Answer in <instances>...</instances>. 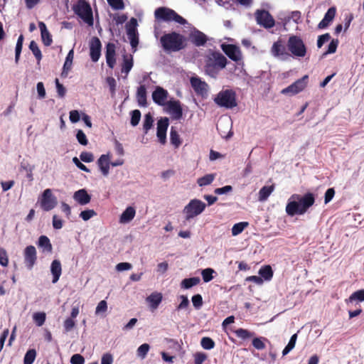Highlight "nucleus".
I'll list each match as a JSON object with an SVG mask.
<instances>
[{
  "label": "nucleus",
  "instance_id": "nucleus-1",
  "mask_svg": "<svg viewBox=\"0 0 364 364\" xmlns=\"http://www.w3.org/2000/svg\"><path fill=\"white\" fill-rule=\"evenodd\" d=\"M316 196V193L310 191L303 194L291 195L286 203V214L291 218L304 215L315 204Z\"/></svg>",
  "mask_w": 364,
  "mask_h": 364
},
{
  "label": "nucleus",
  "instance_id": "nucleus-2",
  "mask_svg": "<svg viewBox=\"0 0 364 364\" xmlns=\"http://www.w3.org/2000/svg\"><path fill=\"white\" fill-rule=\"evenodd\" d=\"M160 43L163 49L168 53L179 51L186 47L184 36L174 31L163 35Z\"/></svg>",
  "mask_w": 364,
  "mask_h": 364
},
{
  "label": "nucleus",
  "instance_id": "nucleus-3",
  "mask_svg": "<svg viewBox=\"0 0 364 364\" xmlns=\"http://www.w3.org/2000/svg\"><path fill=\"white\" fill-rule=\"evenodd\" d=\"M227 60L220 52L210 51L207 55L205 72L210 76L215 77L218 70L224 68Z\"/></svg>",
  "mask_w": 364,
  "mask_h": 364
},
{
  "label": "nucleus",
  "instance_id": "nucleus-4",
  "mask_svg": "<svg viewBox=\"0 0 364 364\" xmlns=\"http://www.w3.org/2000/svg\"><path fill=\"white\" fill-rule=\"evenodd\" d=\"M288 50L294 58H300L306 56L307 47L301 36L291 34L287 43Z\"/></svg>",
  "mask_w": 364,
  "mask_h": 364
},
{
  "label": "nucleus",
  "instance_id": "nucleus-5",
  "mask_svg": "<svg viewBox=\"0 0 364 364\" xmlns=\"http://www.w3.org/2000/svg\"><path fill=\"white\" fill-rule=\"evenodd\" d=\"M73 10L87 24L90 26L93 25L92 11L87 1L85 0H77L76 4L73 6Z\"/></svg>",
  "mask_w": 364,
  "mask_h": 364
},
{
  "label": "nucleus",
  "instance_id": "nucleus-6",
  "mask_svg": "<svg viewBox=\"0 0 364 364\" xmlns=\"http://www.w3.org/2000/svg\"><path fill=\"white\" fill-rule=\"evenodd\" d=\"M154 15L156 18L161 19L164 21H174L175 22L180 23L181 25H184L186 23V20L185 18L178 15L173 9L168 8L159 7L157 9H156Z\"/></svg>",
  "mask_w": 364,
  "mask_h": 364
},
{
  "label": "nucleus",
  "instance_id": "nucleus-7",
  "mask_svg": "<svg viewBox=\"0 0 364 364\" xmlns=\"http://www.w3.org/2000/svg\"><path fill=\"white\" fill-rule=\"evenodd\" d=\"M257 23L265 29H270L276 26V21L268 10L264 9H257L255 12Z\"/></svg>",
  "mask_w": 364,
  "mask_h": 364
},
{
  "label": "nucleus",
  "instance_id": "nucleus-8",
  "mask_svg": "<svg viewBox=\"0 0 364 364\" xmlns=\"http://www.w3.org/2000/svg\"><path fill=\"white\" fill-rule=\"evenodd\" d=\"M205 207V203L200 200H191L183 209L186 220H190L191 219L198 216L204 211Z\"/></svg>",
  "mask_w": 364,
  "mask_h": 364
},
{
  "label": "nucleus",
  "instance_id": "nucleus-9",
  "mask_svg": "<svg viewBox=\"0 0 364 364\" xmlns=\"http://www.w3.org/2000/svg\"><path fill=\"white\" fill-rule=\"evenodd\" d=\"M308 82L309 75H304L287 87L282 89L280 93L284 95L294 96L304 91L307 87Z\"/></svg>",
  "mask_w": 364,
  "mask_h": 364
},
{
  "label": "nucleus",
  "instance_id": "nucleus-10",
  "mask_svg": "<svg viewBox=\"0 0 364 364\" xmlns=\"http://www.w3.org/2000/svg\"><path fill=\"white\" fill-rule=\"evenodd\" d=\"M244 66V62L238 63L229 62V74H233L237 77L242 79L247 85L252 86L251 80H254V78L247 73Z\"/></svg>",
  "mask_w": 364,
  "mask_h": 364
},
{
  "label": "nucleus",
  "instance_id": "nucleus-11",
  "mask_svg": "<svg viewBox=\"0 0 364 364\" xmlns=\"http://www.w3.org/2000/svg\"><path fill=\"white\" fill-rule=\"evenodd\" d=\"M39 203L44 211H50L56 206L57 200L55 196H53L51 189L47 188L43 192L39 198Z\"/></svg>",
  "mask_w": 364,
  "mask_h": 364
},
{
  "label": "nucleus",
  "instance_id": "nucleus-12",
  "mask_svg": "<svg viewBox=\"0 0 364 364\" xmlns=\"http://www.w3.org/2000/svg\"><path fill=\"white\" fill-rule=\"evenodd\" d=\"M24 263L28 269H32L37 261L36 249L33 245L27 246L23 251Z\"/></svg>",
  "mask_w": 364,
  "mask_h": 364
},
{
  "label": "nucleus",
  "instance_id": "nucleus-13",
  "mask_svg": "<svg viewBox=\"0 0 364 364\" xmlns=\"http://www.w3.org/2000/svg\"><path fill=\"white\" fill-rule=\"evenodd\" d=\"M336 11V7L335 6L329 7L324 14L321 21L318 23L317 26L318 29L323 30L328 28L335 18Z\"/></svg>",
  "mask_w": 364,
  "mask_h": 364
},
{
  "label": "nucleus",
  "instance_id": "nucleus-14",
  "mask_svg": "<svg viewBox=\"0 0 364 364\" xmlns=\"http://www.w3.org/2000/svg\"><path fill=\"white\" fill-rule=\"evenodd\" d=\"M102 44L97 37H92L90 41V55L93 62L98 61L101 55Z\"/></svg>",
  "mask_w": 364,
  "mask_h": 364
},
{
  "label": "nucleus",
  "instance_id": "nucleus-15",
  "mask_svg": "<svg viewBox=\"0 0 364 364\" xmlns=\"http://www.w3.org/2000/svg\"><path fill=\"white\" fill-rule=\"evenodd\" d=\"M168 124V119L167 117L161 118L157 122L156 135L159 142L162 144L166 142V132Z\"/></svg>",
  "mask_w": 364,
  "mask_h": 364
},
{
  "label": "nucleus",
  "instance_id": "nucleus-16",
  "mask_svg": "<svg viewBox=\"0 0 364 364\" xmlns=\"http://www.w3.org/2000/svg\"><path fill=\"white\" fill-rule=\"evenodd\" d=\"M234 39L229 37V43H232ZM229 59L235 63L243 62L240 48L237 44L229 43Z\"/></svg>",
  "mask_w": 364,
  "mask_h": 364
},
{
  "label": "nucleus",
  "instance_id": "nucleus-17",
  "mask_svg": "<svg viewBox=\"0 0 364 364\" xmlns=\"http://www.w3.org/2000/svg\"><path fill=\"white\" fill-rule=\"evenodd\" d=\"M167 110L174 119H180L183 116V109L178 100L168 102Z\"/></svg>",
  "mask_w": 364,
  "mask_h": 364
},
{
  "label": "nucleus",
  "instance_id": "nucleus-18",
  "mask_svg": "<svg viewBox=\"0 0 364 364\" xmlns=\"http://www.w3.org/2000/svg\"><path fill=\"white\" fill-rule=\"evenodd\" d=\"M116 51L115 45L112 43H108L106 46V62L109 68H113L116 64Z\"/></svg>",
  "mask_w": 364,
  "mask_h": 364
},
{
  "label": "nucleus",
  "instance_id": "nucleus-19",
  "mask_svg": "<svg viewBox=\"0 0 364 364\" xmlns=\"http://www.w3.org/2000/svg\"><path fill=\"white\" fill-rule=\"evenodd\" d=\"M258 276L261 278L262 282L264 284L266 282H270L274 276V270L271 265L269 264H264L262 265L258 270Z\"/></svg>",
  "mask_w": 364,
  "mask_h": 364
},
{
  "label": "nucleus",
  "instance_id": "nucleus-20",
  "mask_svg": "<svg viewBox=\"0 0 364 364\" xmlns=\"http://www.w3.org/2000/svg\"><path fill=\"white\" fill-rule=\"evenodd\" d=\"M168 97V92L161 87H156L152 93L154 102L159 105H164Z\"/></svg>",
  "mask_w": 364,
  "mask_h": 364
},
{
  "label": "nucleus",
  "instance_id": "nucleus-21",
  "mask_svg": "<svg viewBox=\"0 0 364 364\" xmlns=\"http://www.w3.org/2000/svg\"><path fill=\"white\" fill-rule=\"evenodd\" d=\"M191 84L197 94L203 95L207 92V83L202 81L199 77H192L191 78Z\"/></svg>",
  "mask_w": 364,
  "mask_h": 364
},
{
  "label": "nucleus",
  "instance_id": "nucleus-22",
  "mask_svg": "<svg viewBox=\"0 0 364 364\" xmlns=\"http://www.w3.org/2000/svg\"><path fill=\"white\" fill-rule=\"evenodd\" d=\"M73 198L80 205H84L89 203L91 200V196L85 189H80L74 193Z\"/></svg>",
  "mask_w": 364,
  "mask_h": 364
},
{
  "label": "nucleus",
  "instance_id": "nucleus-23",
  "mask_svg": "<svg viewBox=\"0 0 364 364\" xmlns=\"http://www.w3.org/2000/svg\"><path fill=\"white\" fill-rule=\"evenodd\" d=\"M38 27L41 31L42 42L46 46H49L53 43L52 36L47 29L46 25L43 21L38 22Z\"/></svg>",
  "mask_w": 364,
  "mask_h": 364
},
{
  "label": "nucleus",
  "instance_id": "nucleus-24",
  "mask_svg": "<svg viewBox=\"0 0 364 364\" xmlns=\"http://www.w3.org/2000/svg\"><path fill=\"white\" fill-rule=\"evenodd\" d=\"M190 39L196 46H203L207 42L206 36L198 30H196L190 34Z\"/></svg>",
  "mask_w": 364,
  "mask_h": 364
},
{
  "label": "nucleus",
  "instance_id": "nucleus-25",
  "mask_svg": "<svg viewBox=\"0 0 364 364\" xmlns=\"http://www.w3.org/2000/svg\"><path fill=\"white\" fill-rule=\"evenodd\" d=\"M229 331L235 333L237 337L241 338L242 341L249 340L252 338L255 334V332L242 328H235L229 327Z\"/></svg>",
  "mask_w": 364,
  "mask_h": 364
},
{
  "label": "nucleus",
  "instance_id": "nucleus-26",
  "mask_svg": "<svg viewBox=\"0 0 364 364\" xmlns=\"http://www.w3.org/2000/svg\"><path fill=\"white\" fill-rule=\"evenodd\" d=\"M109 160V154H102L97 160L98 166L105 176H107L109 174L110 165Z\"/></svg>",
  "mask_w": 364,
  "mask_h": 364
},
{
  "label": "nucleus",
  "instance_id": "nucleus-27",
  "mask_svg": "<svg viewBox=\"0 0 364 364\" xmlns=\"http://www.w3.org/2000/svg\"><path fill=\"white\" fill-rule=\"evenodd\" d=\"M50 272L53 275L52 282L55 284L62 274L61 263L58 259H54L50 264Z\"/></svg>",
  "mask_w": 364,
  "mask_h": 364
},
{
  "label": "nucleus",
  "instance_id": "nucleus-28",
  "mask_svg": "<svg viewBox=\"0 0 364 364\" xmlns=\"http://www.w3.org/2000/svg\"><path fill=\"white\" fill-rule=\"evenodd\" d=\"M146 88L145 85H140L137 88L136 98L139 106L145 107L147 106V100H146Z\"/></svg>",
  "mask_w": 364,
  "mask_h": 364
},
{
  "label": "nucleus",
  "instance_id": "nucleus-29",
  "mask_svg": "<svg viewBox=\"0 0 364 364\" xmlns=\"http://www.w3.org/2000/svg\"><path fill=\"white\" fill-rule=\"evenodd\" d=\"M274 185H265L262 186L258 193V200L260 202H264L268 199L269 196L274 190Z\"/></svg>",
  "mask_w": 364,
  "mask_h": 364
},
{
  "label": "nucleus",
  "instance_id": "nucleus-30",
  "mask_svg": "<svg viewBox=\"0 0 364 364\" xmlns=\"http://www.w3.org/2000/svg\"><path fill=\"white\" fill-rule=\"evenodd\" d=\"M163 296L161 293L154 292L146 298V301L149 304L151 309H156L161 302Z\"/></svg>",
  "mask_w": 364,
  "mask_h": 364
},
{
  "label": "nucleus",
  "instance_id": "nucleus-31",
  "mask_svg": "<svg viewBox=\"0 0 364 364\" xmlns=\"http://www.w3.org/2000/svg\"><path fill=\"white\" fill-rule=\"evenodd\" d=\"M37 245L39 248L43 250V252H46L48 253L52 252V244L50 243V239L46 235H41L39 237Z\"/></svg>",
  "mask_w": 364,
  "mask_h": 364
},
{
  "label": "nucleus",
  "instance_id": "nucleus-32",
  "mask_svg": "<svg viewBox=\"0 0 364 364\" xmlns=\"http://www.w3.org/2000/svg\"><path fill=\"white\" fill-rule=\"evenodd\" d=\"M271 52L274 57L289 56L286 52L285 47L279 41L274 42L272 46Z\"/></svg>",
  "mask_w": 364,
  "mask_h": 364
},
{
  "label": "nucleus",
  "instance_id": "nucleus-33",
  "mask_svg": "<svg viewBox=\"0 0 364 364\" xmlns=\"http://www.w3.org/2000/svg\"><path fill=\"white\" fill-rule=\"evenodd\" d=\"M136 26L137 21L134 18H132L129 23L126 25L127 34L129 40L138 37Z\"/></svg>",
  "mask_w": 364,
  "mask_h": 364
},
{
  "label": "nucleus",
  "instance_id": "nucleus-34",
  "mask_svg": "<svg viewBox=\"0 0 364 364\" xmlns=\"http://www.w3.org/2000/svg\"><path fill=\"white\" fill-rule=\"evenodd\" d=\"M136 211L135 209L132 207H127L125 210L122 213L119 222L121 223H127L130 222L135 216Z\"/></svg>",
  "mask_w": 364,
  "mask_h": 364
},
{
  "label": "nucleus",
  "instance_id": "nucleus-35",
  "mask_svg": "<svg viewBox=\"0 0 364 364\" xmlns=\"http://www.w3.org/2000/svg\"><path fill=\"white\" fill-rule=\"evenodd\" d=\"M363 302L364 301V289H360L353 292L350 296L346 299V302Z\"/></svg>",
  "mask_w": 364,
  "mask_h": 364
},
{
  "label": "nucleus",
  "instance_id": "nucleus-36",
  "mask_svg": "<svg viewBox=\"0 0 364 364\" xmlns=\"http://www.w3.org/2000/svg\"><path fill=\"white\" fill-rule=\"evenodd\" d=\"M249 223L247 221H241L233 225L231 228L232 235L237 236L242 233L244 230L249 226Z\"/></svg>",
  "mask_w": 364,
  "mask_h": 364
},
{
  "label": "nucleus",
  "instance_id": "nucleus-37",
  "mask_svg": "<svg viewBox=\"0 0 364 364\" xmlns=\"http://www.w3.org/2000/svg\"><path fill=\"white\" fill-rule=\"evenodd\" d=\"M200 282V279L198 277L187 278L182 280L181 286V288L188 289L198 284Z\"/></svg>",
  "mask_w": 364,
  "mask_h": 364
},
{
  "label": "nucleus",
  "instance_id": "nucleus-38",
  "mask_svg": "<svg viewBox=\"0 0 364 364\" xmlns=\"http://www.w3.org/2000/svg\"><path fill=\"white\" fill-rule=\"evenodd\" d=\"M170 141L171 144H173L175 146V148H178L181 144L180 136L176 129L173 127H171V128Z\"/></svg>",
  "mask_w": 364,
  "mask_h": 364
},
{
  "label": "nucleus",
  "instance_id": "nucleus-39",
  "mask_svg": "<svg viewBox=\"0 0 364 364\" xmlns=\"http://www.w3.org/2000/svg\"><path fill=\"white\" fill-rule=\"evenodd\" d=\"M215 102L221 107H228V90L220 92L215 98Z\"/></svg>",
  "mask_w": 364,
  "mask_h": 364
},
{
  "label": "nucleus",
  "instance_id": "nucleus-40",
  "mask_svg": "<svg viewBox=\"0 0 364 364\" xmlns=\"http://www.w3.org/2000/svg\"><path fill=\"white\" fill-rule=\"evenodd\" d=\"M133 67V59L132 57L130 56L128 58L127 55H124L123 58V64L122 67V73L125 74H128L131 69Z\"/></svg>",
  "mask_w": 364,
  "mask_h": 364
},
{
  "label": "nucleus",
  "instance_id": "nucleus-41",
  "mask_svg": "<svg viewBox=\"0 0 364 364\" xmlns=\"http://www.w3.org/2000/svg\"><path fill=\"white\" fill-rule=\"evenodd\" d=\"M265 341H268V339L264 337H255L252 340V345L257 350H262L265 348Z\"/></svg>",
  "mask_w": 364,
  "mask_h": 364
},
{
  "label": "nucleus",
  "instance_id": "nucleus-42",
  "mask_svg": "<svg viewBox=\"0 0 364 364\" xmlns=\"http://www.w3.org/2000/svg\"><path fill=\"white\" fill-rule=\"evenodd\" d=\"M46 319V314L45 312H36L33 314V320L36 326H42Z\"/></svg>",
  "mask_w": 364,
  "mask_h": 364
},
{
  "label": "nucleus",
  "instance_id": "nucleus-43",
  "mask_svg": "<svg viewBox=\"0 0 364 364\" xmlns=\"http://www.w3.org/2000/svg\"><path fill=\"white\" fill-rule=\"evenodd\" d=\"M215 178V174L210 173L198 178L197 183L199 186H205L210 184Z\"/></svg>",
  "mask_w": 364,
  "mask_h": 364
},
{
  "label": "nucleus",
  "instance_id": "nucleus-44",
  "mask_svg": "<svg viewBox=\"0 0 364 364\" xmlns=\"http://www.w3.org/2000/svg\"><path fill=\"white\" fill-rule=\"evenodd\" d=\"M29 48L32 51L33 54L36 57L38 63L42 59V53L38 48V44L35 41H31L29 45Z\"/></svg>",
  "mask_w": 364,
  "mask_h": 364
},
{
  "label": "nucleus",
  "instance_id": "nucleus-45",
  "mask_svg": "<svg viewBox=\"0 0 364 364\" xmlns=\"http://www.w3.org/2000/svg\"><path fill=\"white\" fill-rule=\"evenodd\" d=\"M36 354L35 349H29L25 354L23 364H33L36 359Z\"/></svg>",
  "mask_w": 364,
  "mask_h": 364
},
{
  "label": "nucleus",
  "instance_id": "nucleus-46",
  "mask_svg": "<svg viewBox=\"0 0 364 364\" xmlns=\"http://www.w3.org/2000/svg\"><path fill=\"white\" fill-rule=\"evenodd\" d=\"M154 119L150 113L146 114L144 116V120L143 123L144 132L146 134L148 131L152 127Z\"/></svg>",
  "mask_w": 364,
  "mask_h": 364
},
{
  "label": "nucleus",
  "instance_id": "nucleus-47",
  "mask_svg": "<svg viewBox=\"0 0 364 364\" xmlns=\"http://www.w3.org/2000/svg\"><path fill=\"white\" fill-rule=\"evenodd\" d=\"M74 58V51L73 49H71L65 58V61L63 65V71H69L72 68L73 60Z\"/></svg>",
  "mask_w": 364,
  "mask_h": 364
},
{
  "label": "nucleus",
  "instance_id": "nucleus-48",
  "mask_svg": "<svg viewBox=\"0 0 364 364\" xmlns=\"http://www.w3.org/2000/svg\"><path fill=\"white\" fill-rule=\"evenodd\" d=\"M331 38V36L329 33H326L321 35H319L317 38L316 46L318 48H322V46L328 42Z\"/></svg>",
  "mask_w": 364,
  "mask_h": 364
},
{
  "label": "nucleus",
  "instance_id": "nucleus-49",
  "mask_svg": "<svg viewBox=\"0 0 364 364\" xmlns=\"http://www.w3.org/2000/svg\"><path fill=\"white\" fill-rule=\"evenodd\" d=\"M201 346L205 350L213 349L215 346V342L209 337H203L200 341Z\"/></svg>",
  "mask_w": 364,
  "mask_h": 364
},
{
  "label": "nucleus",
  "instance_id": "nucleus-50",
  "mask_svg": "<svg viewBox=\"0 0 364 364\" xmlns=\"http://www.w3.org/2000/svg\"><path fill=\"white\" fill-rule=\"evenodd\" d=\"M150 349V346L148 343H144L141 345L136 350L137 355L141 358V359H144L147 355V353Z\"/></svg>",
  "mask_w": 364,
  "mask_h": 364
},
{
  "label": "nucleus",
  "instance_id": "nucleus-51",
  "mask_svg": "<svg viewBox=\"0 0 364 364\" xmlns=\"http://www.w3.org/2000/svg\"><path fill=\"white\" fill-rule=\"evenodd\" d=\"M247 282L254 283L255 284L259 287H262L264 284L258 274L247 277L244 280V285H245Z\"/></svg>",
  "mask_w": 364,
  "mask_h": 364
},
{
  "label": "nucleus",
  "instance_id": "nucleus-52",
  "mask_svg": "<svg viewBox=\"0 0 364 364\" xmlns=\"http://www.w3.org/2000/svg\"><path fill=\"white\" fill-rule=\"evenodd\" d=\"M329 41L330 42L328 44L326 50L330 54H333L337 50V48H338V44H339V41L337 38H333V39L331 38V40Z\"/></svg>",
  "mask_w": 364,
  "mask_h": 364
},
{
  "label": "nucleus",
  "instance_id": "nucleus-53",
  "mask_svg": "<svg viewBox=\"0 0 364 364\" xmlns=\"http://www.w3.org/2000/svg\"><path fill=\"white\" fill-rule=\"evenodd\" d=\"M237 105V95L232 89H229V109Z\"/></svg>",
  "mask_w": 364,
  "mask_h": 364
},
{
  "label": "nucleus",
  "instance_id": "nucleus-54",
  "mask_svg": "<svg viewBox=\"0 0 364 364\" xmlns=\"http://www.w3.org/2000/svg\"><path fill=\"white\" fill-rule=\"evenodd\" d=\"M141 119V112L139 109H134L131 112L130 123L133 127H136Z\"/></svg>",
  "mask_w": 364,
  "mask_h": 364
},
{
  "label": "nucleus",
  "instance_id": "nucleus-55",
  "mask_svg": "<svg viewBox=\"0 0 364 364\" xmlns=\"http://www.w3.org/2000/svg\"><path fill=\"white\" fill-rule=\"evenodd\" d=\"M214 273V270L211 268H206L203 269L201 272L203 280L205 282H208L211 281L213 278V274Z\"/></svg>",
  "mask_w": 364,
  "mask_h": 364
},
{
  "label": "nucleus",
  "instance_id": "nucleus-56",
  "mask_svg": "<svg viewBox=\"0 0 364 364\" xmlns=\"http://www.w3.org/2000/svg\"><path fill=\"white\" fill-rule=\"evenodd\" d=\"M336 191L334 188H328L324 193V204L329 203L333 198Z\"/></svg>",
  "mask_w": 364,
  "mask_h": 364
},
{
  "label": "nucleus",
  "instance_id": "nucleus-57",
  "mask_svg": "<svg viewBox=\"0 0 364 364\" xmlns=\"http://www.w3.org/2000/svg\"><path fill=\"white\" fill-rule=\"evenodd\" d=\"M109 5L115 10H122L124 8L123 0H107Z\"/></svg>",
  "mask_w": 364,
  "mask_h": 364
},
{
  "label": "nucleus",
  "instance_id": "nucleus-58",
  "mask_svg": "<svg viewBox=\"0 0 364 364\" xmlns=\"http://www.w3.org/2000/svg\"><path fill=\"white\" fill-rule=\"evenodd\" d=\"M76 138L77 139V141L83 146H86L88 144L87 136L83 132V131L81 129L77 130L76 134Z\"/></svg>",
  "mask_w": 364,
  "mask_h": 364
},
{
  "label": "nucleus",
  "instance_id": "nucleus-59",
  "mask_svg": "<svg viewBox=\"0 0 364 364\" xmlns=\"http://www.w3.org/2000/svg\"><path fill=\"white\" fill-rule=\"evenodd\" d=\"M288 16L290 20H292L296 24L301 22V13L299 11H291Z\"/></svg>",
  "mask_w": 364,
  "mask_h": 364
},
{
  "label": "nucleus",
  "instance_id": "nucleus-60",
  "mask_svg": "<svg viewBox=\"0 0 364 364\" xmlns=\"http://www.w3.org/2000/svg\"><path fill=\"white\" fill-rule=\"evenodd\" d=\"M96 215L97 213L94 210H85L80 213V216L83 220L87 221Z\"/></svg>",
  "mask_w": 364,
  "mask_h": 364
},
{
  "label": "nucleus",
  "instance_id": "nucleus-61",
  "mask_svg": "<svg viewBox=\"0 0 364 364\" xmlns=\"http://www.w3.org/2000/svg\"><path fill=\"white\" fill-rule=\"evenodd\" d=\"M107 310V303L105 300L100 301L96 307L95 314H100L105 313Z\"/></svg>",
  "mask_w": 364,
  "mask_h": 364
},
{
  "label": "nucleus",
  "instance_id": "nucleus-62",
  "mask_svg": "<svg viewBox=\"0 0 364 364\" xmlns=\"http://www.w3.org/2000/svg\"><path fill=\"white\" fill-rule=\"evenodd\" d=\"M192 303L193 306L199 309L203 306V298L200 294H196L192 296Z\"/></svg>",
  "mask_w": 364,
  "mask_h": 364
},
{
  "label": "nucleus",
  "instance_id": "nucleus-63",
  "mask_svg": "<svg viewBox=\"0 0 364 364\" xmlns=\"http://www.w3.org/2000/svg\"><path fill=\"white\" fill-rule=\"evenodd\" d=\"M9 264V259L6 251L0 247V264L3 267H6Z\"/></svg>",
  "mask_w": 364,
  "mask_h": 364
},
{
  "label": "nucleus",
  "instance_id": "nucleus-64",
  "mask_svg": "<svg viewBox=\"0 0 364 364\" xmlns=\"http://www.w3.org/2000/svg\"><path fill=\"white\" fill-rule=\"evenodd\" d=\"M207 359V355L204 353L198 352L194 354V363L195 364H203V363Z\"/></svg>",
  "mask_w": 364,
  "mask_h": 364
}]
</instances>
